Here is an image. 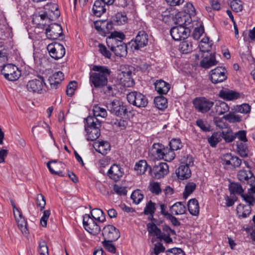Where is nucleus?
I'll list each match as a JSON object with an SVG mask.
<instances>
[{
    "label": "nucleus",
    "instance_id": "1",
    "mask_svg": "<svg viewBox=\"0 0 255 255\" xmlns=\"http://www.w3.org/2000/svg\"><path fill=\"white\" fill-rule=\"evenodd\" d=\"M92 70L95 72L90 74V81L95 88H104V94L108 96H114L118 94L116 86L105 87L108 83V77L111 74V71L108 67L94 65Z\"/></svg>",
    "mask_w": 255,
    "mask_h": 255
},
{
    "label": "nucleus",
    "instance_id": "2",
    "mask_svg": "<svg viewBox=\"0 0 255 255\" xmlns=\"http://www.w3.org/2000/svg\"><path fill=\"white\" fill-rule=\"evenodd\" d=\"M107 108L110 113L119 118H130L133 116L132 112L129 110L123 102L117 100L107 104Z\"/></svg>",
    "mask_w": 255,
    "mask_h": 255
},
{
    "label": "nucleus",
    "instance_id": "3",
    "mask_svg": "<svg viewBox=\"0 0 255 255\" xmlns=\"http://www.w3.org/2000/svg\"><path fill=\"white\" fill-rule=\"evenodd\" d=\"M132 67L128 66L121 68L117 78L120 85L127 87L134 85V82L132 77Z\"/></svg>",
    "mask_w": 255,
    "mask_h": 255
},
{
    "label": "nucleus",
    "instance_id": "4",
    "mask_svg": "<svg viewBox=\"0 0 255 255\" xmlns=\"http://www.w3.org/2000/svg\"><path fill=\"white\" fill-rule=\"evenodd\" d=\"M1 73L6 79L11 81H16L21 76V71L15 65L12 64L3 65L1 69Z\"/></svg>",
    "mask_w": 255,
    "mask_h": 255
},
{
    "label": "nucleus",
    "instance_id": "5",
    "mask_svg": "<svg viewBox=\"0 0 255 255\" xmlns=\"http://www.w3.org/2000/svg\"><path fill=\"white\" fill-rule=\"evenodd\" d=\"M46 35L48 39L52 40H63L64 34L61 25L57 23H52L46 28Z\"/></svg>",
    "mask_w": 255,
    "mask_h": 255
},
{
    "label": "nucleus",
    "instance_id": "6",
    "mask_svg": "<svg viewBox=\"0 0 255 255\" xmlns=\"http://www.w3.org/2000/svg\"><path fill=\"white\" fill-rule=\"evenodd\" d=\"M193 105L199 112L205 113L208 112L214 105V102L205 97H197L193 101Z\"/></svg>",
    "mask_w": 255,
    "mask_h": 255
},
{
    "label": "nucleus",
    "instance_id": "7",
    "mask_svg": "<svg viewBox=\"0 0 255 255\" xmlns=\"http://www.w3.org/2000/svg\"><path fill=\"white\" fill-rule=\"evenodd\" d=\"M83 224L85 229L91 235H96L101 231L100 226L90 214H86L83 216Z\"/></svg>",
    "mask_w": 255,
    "mask_h": 255
},
{
    "label": "nucleus",
    "instance_id": "8",
    "mask_svg": "<svg viewBox=\"0 0 255 255\" xmlns=\"http://www.w3.org/2000/svg\"><path fill=\"white\" fill-rule=\"evenodd\" d=\"M148 35L144 31H140L136 35L135 40H131L129 42V45L132 50H137L147 44L148 41Z\"/></svg>",
    "mask_w": 255,
    "mask_h": 255
},
{
    "label": "nucleus",
    "instance_id": "9",
    "mask_svg": "<svg viewBox=\"0 0 255 255\" xmlns=\"http://www.w3.org/2000/svg\"><path fill=\"white\" fill-rule=\"evenodd\" d=\"M168 165L166 163L159 162L155 164L152 168L149 167V174L154 178L159 179L168 173Z\"/></svg>",
    "mask_w": 255,
    "mask_h": 255
},
{
    "label": "nucleus",
    "instance_id": "10",
    "mask_svg": "<svg viewBox=\"0 0 255 255\" xmlns=\"http://www.w3.org/2000/svg\"><path fill=\"white\" fill-rule=\"evenodd\" d=\"M175 26L171 28L170 35L175 41L181 40L187 38L189 35L190 31L188 28H186L184 25Z\"/></svg>",
    "mask_w": 255,
    "mask_h": 255
},
{
    "label": "nucleus",
    "instance_id": "11",
    "mask_svg": "<svg viewBox=\"0 0 255 255\" xmlns=\"http://www.w3.org/2000/svg\"><path fill=\"white\" fill-rule=\"evenodd\" d=\"M47 49L50 56L55 60L62 58L65 54V49L64 46L58 42H54L48 44Z\"/></svg>",
    "mask_w": 255,
    "mask_h": 255
},
{
    "label": "nucleus",
    "instance_id": "12",
    "mask_svg": "<svg viewBox=\"0 0 255 255\" xmlns=\"http://www.w3.org/2000/svg\"><path fill=\"white\" fill-rule=\"evenodd\" d=\"M210 78L214 84L222 82L227 79V70L223 67H217L211 70Z\"/></svg>",
    "mask_w": 255,
    "mask_h": 255
},
{
    "label": "nucleus",
    "instance_id": "13",
    "mask_svg": "<svg viewBox=\"0 0 255 255\" xmlns=\"http://www.w3.org/2000/svg\"><path fill=\"white\" fill-rule=\"evenodd\" d=\"M38 79H34L29 81L27 84V88L29 92L33 93L41 94L44 83V78L42 76H37Z\"/></svg>",
    "mask_w": 255,
    "mask_h": 255
},
{
    "label": "nucleus",
    "instance_id": "14",
    "mask_svg": "<svg viewBox=\"0 0 255 255\" xmlns=\"http://www.w3.org/2000/svg\"><path fill=\"white\" fill-rule=\"evenodd\" d=\"M102 235L104 240L117 241L120 237L119 230L112 225H108L103 228Z\"/></svg>",
    "mask_w": 255,
    "mask_h": 255
},
{
    "label": "nucleus",
    "instance_id": "15",
    "mask_svg": "<svg viewBox=\"0 0 255 255\" xmlns=\"http://www.w3.org/2000/svg\"><path fill=\"white\" fill-rule=\"evenodd\" d=\"M109 47L117 56L124 57L127 54V45L121 40L114 44H110V46Z\"/></svg>",
    "mask_w": 255,
    "mask_h": 255
},
{
    "label": "nucleus",
    "instance_id": "16",
    "mask_svg": "<svg viewBox=\"0 0 255 255\" xmlns=\"http://www.w3.org/2000/svg\"><path fill=\"white\" fill-rule=\"evenodd\" d=\"M238 179L243 183L252 185L255 182V176L250 170H241L238 174Z\"/></svg>",
    "mask_w": 255,
    "mask_h": 255
},
{
    "label": "nucleus",
    "instance_id": "17",
    "mask_svg": "<svg viewBox=\"0 0 255 255\" xmlns=\"http://www.w3.org/2000/svg\"><path fill=\"white\" fill-rule=\"evenodd\" d=\"M124 175V171L122 168L118 164H113L108 172V175L111 179L118 181Z\"/></svg>",
    "mask_w": 255,
    "mask_h": 255
},
{
    "label": "nucleus",
    "instance_id": "18",
    "mask_svg": "<svg viewBox=\"0 0 255 255\" xmlns=\"http://www.w3.org/2000/svg\"><path fill=\"white\" fill-rule=\"evenodd\" d=\"M176 174L180 180H184L189 178L191 175V171L188 166L184 164L180 165L176 170Z\"/></svg>",
    "mask_w": 255,
    "mask_h": 255
},
{
    "label": "nucleus",
    "instance_id": "19",
    "mask_svg": "<svg viewBox=\"0 0 255 255\" xmlns=\"http://www.w3.org/2000/svg\"><path fill=\"white\" fill-rule=\"evenodd\" d=\"M154 86L156 91L161 96L167 94L170 89V85L162 80H157Z\"/></svg>",
    "mask_w": 255,
    "mask_h": 255
},
{
    "label": "nucleus",
    "instance_id": "20",
    "mask_svg": "<svg viewBox=\"0 0 255 255\" xmlns=\"http://www.w3.org/2000/svg\"><path fill=\"white\" fill-rule=\"evenodd\" d=\"M128 102L137 107H145L148 104L146 97H127Z\"/></svg>",
    "mask_w": 255,
    "mask_h": 255
},
{
    "label": "nucleus",
    "instance_id": "21",
    "mask_svg": "<svg viewBox=\"0 0 255 255\" xmlns=\"http://www.w3.org/2000/svg\"><path fill=\"white\" fill-rule=\"evenodd\" d=\"M215 54H210L209 56H206L200 62V66L202 68L208 69L218 64Z\"/></svg>",
    "mask_w": 255,
    "mask_h": 255
},
{
    "label": "nucleus",
    "instance_id": "22",
    "mask_svg": "<svg viewBox=\"0 0 255 255\" xmlns=\"http://www.w3.org/2000/svg\"><path fill=\"white\" fill-rule=\"evenodd\" d=\"M85 128H100L102 123L94 115L93 116H89L85 119Z\"/></svg>",
    "mask_w": 255,
    "mask_h": 255
},
{
    "label": "nucleus",
    "instance_id": "23",
    "mask_svg": "<svg viewBox=\"0 0 255 255\" xmlns=\"http://www.w3.org/2000/svg\"><path fill=\"white\" fill-rule=\"evenodd\" d=\"M105 5L106 4L101 1L99 0H96L92 9L93 14L97 17L101 16L106 12Z\"/></svg>",
    "mask_w": 255,
    "mask_h": 255
},
{
    "label": "nucleus",
    "instance_id": "24",
    "mask_svg": "<svg viewBox=\"0 0 255 255\" xmlns=\"http://www.w3.org/2000/svg\"><path fill=\"white\" fill-rule=\"evenodd\" d=\"M175 156V153L170 147L169 148L165 147L163 145V149H162L161 153L158 155V157L160 159H163L166 161H171L174 159Z\"/></svg>",
    "mask_w": 255,
    "mask_h": 255
},
{
    "label": "nucleus",
    "instance_id": "25",
    "mask_svg": "<svg viewBox=\"0 0 255 255\" xmlns=\"http://www.w3.org/2000/svg\"><path fill=\"white\" fill-rule=\"evenodd\" d=\"M95 145L97 147L96 150L103 155H106L110 150L111 145L108 141H98Z\"/></svg>",
    "mask_w": 255,
    "mask_h": 255
},
{
    "label": "nucleus",
    "instance_id": "26",
    "mask_svg": "<svg viewBox=\"0 0 255 255\" xmlns=\"http://www.w3.org/2000/svg\"><path fill=\"white\" fill-rule=\"evenodd\" d=\"M237 212L239 219L246 218L251 214L252 208L250 206L240 204L237 208Z\"/></svg>",
    "mask_w": 255,
    "mask_h": 255
},
{
    "label": "nucleus",
    "instance_id": "27",
    "mask_svg": "<svg viewBox=\"0 0 255 255\" xmlns=\"http://www.w3.org/2000/svg\"><path fill=\"white\" fill-rule=\"evenodd\" d=\"M125 38V34L122 32H119L117 31H114L111 34L107 39V43L108 47L110 46V44H114L117 43V41L121 40L123 41Z\"/></svg>",
    "mask_w": 255,
    "mask_h": 255
},
{
    "label": "nucleus",
    "instance_id": "28",
    "mask_svg": "<svg viewBox=\"0 0 255 255\" xmlns=\"http://www.w3.org/2000/svg\"><path fill=\"white\" fill-rule=\"evenodd\" d=\"M188 209L189 213L193 216H197L199 213V205L195 198L190 199L188 203Z\"/></svg>",
    "mask_w": 255,
    "mask_h": 255
},
{
    "label": "nucleus",
    "instance_id": "29",
    "mask_svg": "<svg viewBox=\"0 0 255 255\" xmlns=\"http://www.w3.org/2000/svg\"><path fill=\"white\" fill-rule=\"evenodd\" d=\"M229 190L230 194L235 195H239L241 196L244 192V189L240 183L238 182H233L230 183L229 185Z\"/></svg>",
    "mask_w": 255,
    "mask_h": 255
},
{
    "label": "nucleus",
    "instance_id": "30",
    "mask_svg": "<svg viewBox=\"0 0 255 255\" xmlns=\"http://www.w3.org/2000/svg\"><path fill=\"white\" fill-rule=\"evenodd\" d=\"M87 132V140L94 141L98 139L101 134L100 128H85Z\"/></svg>",
    "mask_w": 255,
    "mask_h": 255
},
{
    "label": "nucleus",
    "instance_id": "31",
    "mask_svg": "<svg viewBox=\"0 0 255 255\" xmlns=\"http://www.w3.org/2000/svg\"><path fill=\"white\" fill-rule=\"evenodd\" d=\"M172 213H174L175 215L184 214L186 213V209L185 205L182 202H177L170 207Z\"/></svg>",
    "mask_w": 255,
    "mask_h": 255
},
{
    "label": "nucleus",
    "instance_id": "32",
    "mask_svg": "<svg viewBox=\"0 0 255 255\" xmlns=\"http://www.w3.org/2000/svg\"><path fill=\"white\" fill-rule=\"evenodd\" d=\"M215 110L216 113L221 116L228 112L230 107L225 102L218 101L216 103Z\"/></svg>",
    "mask_w": 255,
    "mask_h": 255
},
{
    "label": "nucleus",
    "instance_id": "33",
    "mask_svg": "<svg viewBox=\"0 0 255 255\" xmlns=\"http://www.w3.org/2000/svg\"><path fill=\"white\" fill-rule=\"evenodd\" d=\"M149 167H151V166L148 165L145 160H141L135 164L134 170L137 171L138 173L142 174H144L146 171L149 172Z\"/></svg>",
    "mask_w": 255,
    "mask_h": 255
},
{
    "label": "nucleus",
    "instance_id": "34",
    "mask_svg": "<svg viewBox=\"0 0 255 255\" xmlns=\"http://www.w3.org/2000/svg\"><path fill=\"white\" fill-rule=\"evenodd\" d=\"M154 103L160 110H164L167 107V100L165 97H155Z\"/></svg>",
    "mask_w": 255,
    "mask_h": 255
},
{
    "label": "nucleus",
    "instance_id": "35",
    "mask_svg": "<svg viewBox=\"0 0 255 255\" xmlns=\"http://www.w3.org/2000/svg\"><path fill=\"white\" fill-rule=\"evenodd\" d=\"M196 125L204 132H207L211 131V126L208 122L202 119H199L196 121Z\"/></svg>",
    "mask_w": 255,
    "mask_h": 255
},
{
    "label": "nucleus",
    "instance_id": "36",
    "mask_svg": "<svg viewBox=\"0 0 255 255\" xmlns=\"http://www.w3.org/2000/svg\"><path fill=\"white\" fill-rule=\"evenodd\" d=\"M128 18L126 14L123 12H118L113 17V22L116 25H122L127 22Z\"/></svg>",
    "mask_w": 255,
    "mask_h": 255
},
{
    "label": "nucleus",
    "instance_id": "37",
    "mask_svg": "<svg viewBox=\"0 0 255 255\" xmlns=\"http://www.w3.org/2000/svg\"><path fill=\"white\" fill-rule=\"evenodd\" d=\"M237 151L242 157L245 158L248 156L249 150L248 145L245 142H241L237 144Z\"/></svg>",
    "mask_w": 255,
    "mask_h": 255
},
{
    "label": "nucleus",
    "instance_id": "38",
    "mask_svg": "<svg viewBox=\"0 0 255 255\" xmlns=\"http://www.w3.org/2000/svg\"><path fill=\"white\" fill-rule=\"evenodd\" d=\"M130 118H121L120 119H116L111 122V123L114 125L118 128L121 129H125L128 125V121Z\"/></svg>",
    "mask_w": 255,
    "mask_h": 255
},
{
    "label": "nucleus",
    "instance_id": "39",
    "mask_svg": "<svg viewBox=\"0 0 255 255\" xmlns=\"http://www.w3.org/2000/svg\"><path fill=\"white\" fill-rule=\"evenodd\" d=\"M221 140V133L214 132L212 135L208 138V141L212 147H215Z\"/></svg>",
    "mask_w": 255,
    "mask_h": 255
},
{
    "label": "nucleus",
    "instance_id": "40",
    "mask_svg": "<svg viewBox=\"0 0 255 255\" xmlns=\"http://www.w3.org/2000/svg\"><path fill=\"white\" fill-rule=\"evenodd\" d=\"M180 51L184 54L188 53L192 51V45L191 42L188 41H184L179 45Z\"/></svg>",
    "mask_w": 255,
    "mask_h": 255
},
{
    "label": "nucleus",
    "instance_id": "41",
    "mask_svg": "<svg viewBox=\"0 0 255 255\" xmlns=\"http://www.w3.org/2000/svg\"><path fill=\"white\" fill-rule=\"evenodd\" d=\"M147 229L149 234L156 236L157 238L161 234V230L154 223H148Z\"/></svg>",
    "mask_w": 255,
    "mask_h": 255
},
{
    "label": "nucleus",
    "instance_id": "42",
    "mask_svg": "<svg viewBox=\"0 0 255 255\" xmlns=\"http://www.w3.org/2000/svg\"><path fill=\"white\" fill-rule=\"evenodd\" d=\"M156 209V204L151 200H149L146 204V206L144 209L143 214L146 215L154 214Z\"/></svg>",
    "mask_w": 255,
    "mask_h": 255
},
{
    "label": "nucleus",
    "instance_id": "43",
    "mask_svg": "<svg viewBox=\"0 0 255 255\" xmlns=\"http://www.w3.org/2000/svg\"><path fill=\"white\" fill-rule=\"evenodd\" d=\"M196 185L194 182L188 183L185 187L184 191L183 193V196L184 199L187 197L195 190Z\"/></svg>",
    "mask_w": 255,
    "mask_h": 255
},
{
    "label": "nucleus",
    "instance_id": "44",
    "mask_svg": "<svg viewBox=\"0 0 255 255\" xmlns=\"http://www.w3.org/2000/svg\"><path fill=\"white\" fill-rule=\"evenodd\" d=\"M114 240H104L102 242V245L104 248L108 252L115 254L116 253V248L115 246L112 243Z\"/></svg>",
    "mask_w": 255,
    "mask_h": 255
},
{
    "label": "nucleus",
    "instance_id": "45",
    "mask_svg": "<svg viewBox=\"0 0 255 255\" xmlns=\"http://www.w3.org/2000/svg\"><path fill=\"white\" fill-rule=\"evenodd\" d=\"M223 119L228 121L229 123H239L242 121V117L238 115H236L233 113L223 116Z\"/></svg>",
    "mask_w": 255,
    "mask_h": 255
},
{
    "label": "nucleus",
    "instance_id": "46",
    "mask_svg": "<svg viewBox=\"0 0 255 255\" xmlns=\"http://www.w3.org/2000/svg\"><path fill=\"white\" fill-rule=\"evenodd\" d=\"M149 189L152 193L156 195L160 194L162 191L160 184L157 182L150 183L149 186Z\"/></svg>",
    "mask_w": 255,
    "mask_h": 255
},
{
    "label": "nucleus",
    "instance_id": "47",
    "mask_svg": "<svg viewBox=\"0 0 255 255\" xmlns=\"http://www.w3.org/2000/svg\"><path fill=\"white\" fill-rule=\"evenodd\" d=\"M130 198L134 203L137 204L143 199V195L141 193L140 190L137 189L132 193Z\"/></svg>",
    "mask_w": 255,
    "mask_h": 255
},
{
    "label": "nucleus",
    "instance_id": "48",
    "mask_svg": "<svg viewBox=\"0 0 255 255\" xmlns=\"http://www.w3.org/2000/svg\"><path fill=\"white\" fill-rule=\"evenodd\" d=\"M38 251L40 255H48V247L44 240H41L39 241Z\"/></svg>",
    "mask_w": 255,
    "mask_h": 255
},
{
    "label": "nucleus",
    "instance_id": "49",
    "mask_svg": "<svg viewBox=\"0 0 255 255\" xmlns=\"http://www.w3.org/2000/svg\"><path fill=\"white\" fill-rule=\"evenodd\" d=\"M231 7L236 12L242 11L243 8L242 1L238 0H233L231 2Z\"/></svg>",
    "mask_w": 255,
    "mask_h": 255
},
{
    "label": "nucleus",
    "instance_id": "50",
    "mask_svg": "<svg viewBox=\"0 0 255 255\" xmlns=\"http://www.w3.org/2000/svg\"><path fill=\"white\" fill-rule=\"evenodd\" d=\"M169 147L173 151L180 149L182 145L180 139L173 138L169 143Z\"/></svg>",
    "mask_w": 255,
    "mask_h": 255
},
{
    "label": "nucleus",
    "instance_id": "51",
    "mask_svg": "<svg viewBox=\"0 0 255 255\" xmlns=\"http://www.w3.org/2000/svg\"><path fill=\"white\" fill-rule=\"evenodd\" d=\"M221 138H223L227 142H232L235 138L236 136L235 134L233 135L231 131H224L221 132Z\"/></svg>",
    "mask_w": 255,
    "mask_h": 255
},
{
    "label": "nucleus",
    "instance_id": "52",
    "mask_svg": "<svg viewBox=\"0 0 255 255\" xmlns=\"http://www.w3.org/2000/svg\"><path fill=\"white\" fill-rule=\"evenodd\" d=\"M95 29L102 35L106 36V30L104 29L105 22L96 21L94 22Z\"/></svg>",
    "mask_w": 255,
    "mask_h": 255
},
{
    "label": "nucleus",
    "instance_id": "53",
    "mask_svg": "<svg viewBox=\"0 0 255 255\" xmlns=\"http://www.w3.org/2000/svg\"><path fill=\"white\" fill-rule=\"evenodd\" d=\"M162 149H163V145L160 143H154L151 148V151L153 153L156 154L158 157V155L161 153ZM149 154H151V148L149 150Z\"/></svg>",
    "mask_w": 255,
    "mask_h": 255
},
{
    "label": "nucleus",
    "instance_id": "54",
    "mask_svg": "<svg viewBox=\"0 0 255 255\" xmlns=\"http://www.w3.org/2000/svg\"><path fill=\"white\" fill-rule=\"evenodd\" d=\"M77 87V83L75 81H70L67 86L66 93L67 95H73Z\"/></svg>",
    "mask_w": 255,
    "mask_h": 255
},
{
    "label": "nucleus",
    "instance_id": "55",
    "mask_svg": "<svg viewBox=\"0 0 255 255\" xmlns=\"http://www.w3.org/2000/svg\"><path fill=\"white\" fill-rule=\"evenodd\" d=\"M218 96H240L239 93L235 90L223 88L219 92Z\"/></svg>",
    "mask_w": 255,
    "mask_h": 255
},
{
    "label": "nucleus",
    "instance_id": "56",
    "mask_svg": "<svg viewBox=\"0 0 255 255\" xmlns=\"http://www.w3.org/2000/svg\"><path fill=\"white\" fill-rule=\"evenodd\" d=\"M36 203L37 206L40 207V210L42 211L45 207L46 205V201L44 196L41 194L37 195L36 198Z\"/></svg>",
    "mask_w": 255,
    "mask_h": 255
},
{
    "label": "nucleus",
    "instance_id": "57",
    "mask_svg": "<svg viewBox=\"0 0 255 255\" xmlns=\"http://www.w3.org/2000/svg\"><path fill=\"white\" fill-rule=\"evenodd\" d=\"M99 51L102 55L107 58H110L111 57V52L107 49L106 47L102 44H99L98 45Z\"/></svg>",
    "mask_w": 255,
    "mask_h": 255
},
{
    "label": "nucleus",
    "instance_id": "58",
    "mask_svg": "<svg viewBox=\"0 0 255 255\" xmlns=\"http://www.w3.org/2000/svg\"><path fill=\"white\" fill-rule=\"evenodd\" d=\"M166 255H185L184 252L181 248H174L166 251Z\"/></svg>",
    "mask_w": 255,
    "mask_h": 255
},
{
    "label": "nucleus",
    "instance_id": "59",
    "mask_svg": "<svg viewBox=\"0 0 255 255\" xmlns=\"http://www.w3.org/2000/svg\"><path fill=\"white\" fill-rule=\"evenodd\" d=\"M233 158V154L231 153H227L222 155L221 160L223 165L229 166L231 164V160Z\"/></svg>",
    "mask_w": 255,
    "mask_h": 255
},
{
    "label": "nucleus",
    "instance_id": "60",
    "mask_svg": "<svg viewBox=\"0 0 255 255\" xmlns=\"http://www.w3.org/2000/svg\"><path fill=\"white\" fill-rule=\"evenodd\" d=\"M165 250V248L163 246L162 244L158 242L154 244L153 252H151V254L154 253L155 255H158L160 253L164 252Z\"/></svg>",
    "mask_w": 255,
    "mask_h": 255
},
{
    "label": "nucleus",
    "instance_id": "61",
    "mask_svg": "<svg viewBox=\"0 0 255 255\" xmlns=\"http://www.w3.org/2000/svg\"><path fill=\"white\" fill-rule=\"evenodd\" d=\"M184 11L188 14L190 16H195L196 14V10L193 5L191 3H187L184 7Z\"/></svg>",
    "mask_w": 255,
    "mask_h": 255
},
{
    "label": "nucleus",
    "instance_id": "62",
    "mask_svg": "<svg viewBox=\"0 0 255 255\" xmlns=\"http://www.w3.org/2000/svg\"><path fill=\"white\" fill-rule=\"evenodd\" d=\"M241 197L244 201L249 204V206L250 207L253 206L255 203V198L251 195L243 193Z\"/></svg>",
    "mask_w": 255,
    "mask_h": 255
},
{
    "label": "nucleus",
    "instance_id": "63",
    "mask_svg": "<svg viewBox=\"0 0 255 255\" xmlns=\"http://www.w3.org/2000/svg\"><path fill=\"white\" fill-rule=\"evenodd\" d=\"M246 131L244 130H241L235 133V136L237 137L242 142H246L248 141V139L246 136Z\"/></svg>",
    "mask_w": 255,
    "mask_h": 255
},
{
    "label": "nucleus",
    "instance_id": "64",
    "mask_svg": "<svg viewBox=\"0 0 255 255\" xmlns=\"http://www.w3.org/2000/svg\"><path fill=\"white\" fill-rule=\"evenodd\" d=\"M114 191L120 195H126L127 194V190L126 188L123 186H120L117 184L114 186Z\"/></svg>",
    "mask_w": 255,
    "mask_h": 255
}]
</instances>
